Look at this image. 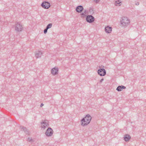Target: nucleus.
I'll return each instance as SVG.
<instances>
[{
    "mask_svg": "<svg viewBox=\"0 0 146 146\" xmlns=\"http://www.w3.org/2000/svg\"><path fill=\"white\" fill-rule=\"evenodd\" d=\"M86 20L88 22L91 23L94 21V18L92 15H88L86 16Z\"/></svg>",
    "mask_w": 146,
    "mask_h": 146,
    "instance_id": "0eeeda50",
    "label": "nucleus"
},
{
    "mask_svg": "<svg viewBox=\"0 0 146 146\" xmlns=\"http://www.w3.org/2000/svg\"><path fill=\"white\" fill-rule=\"evenodd\" d=\"M81 15L82 16V17H84L86 16V15H85V14L84 13H82L81 14Z\"/></svg>",
    "mask_w": 146,
    "mask_h": 146,
    "instance_id": "412c9836",
    "label": "nucleus"
},
{
    "mask_svg": "<svg viewBox=\"0 0 146 146\" xmlns=\"http://www.w3.org/2000/svg\"><path fill=\"white\" fill-rule=\"evenodd\" d=\"M131 139L130 136L128 134L125 135L124 137V139L126 141H127Z\"/></svg>",
    "mask_w": 146,
    "mask_h": 146,
    "instance_id": "2eb2a0df",
    "label": "nucleus"
},
{
    "mask_svg": "<svg viewBox=\"0 0 146 146\" xmlns=\"http://www.w3.org/2000/svg\"><path fill=\"white\" fill-rule=\"evenodd\" d=\"M20 129L21 131H24L26 134H27L28 135H30L29 131L26 127L21 126L20 127Z\"/></svg>",
    "mask_w": 146,
    "mask_h": 146,
    "instance_id": "9d476101",
    "label": "nucleus"
},
{
    "mask_svg": "<svg viewBox=\"0 0 146 146\" xmlns=\"http://www.w3.org/2000/svg\"><path fill=\"white\" fill-rule=\"evenodd\" d=\"M52 25V23H49L48 25H47L46 28L48 29L51 27Z\"/></svg>",
    "mask_w": 146,
    "mask_h": 146,
    "instance_id": "f3484780",
    "label": "nucleus"
},
{
    "mask_svg": "<svg viewBox=\"0 0 146 146\" xmlns=\"http://www.w3.org/2000/svg\"><path fill=\"white\" fill-rule=\"evenodd\" d=\"M42 54V52L40 51L36 52L35 54V57L36 58H40Z\"/></svg>",
    "mask_w": 146,
    "mask_h": 146,
    "instance_id": "f8f14e48",
    "label": "nucleus"
},
{
    "mask_svg": "<svg viewBox=\"0 0 146 146\" xmlns=\"http://www.w3.org/2000/svg\"><path fill=\"white\" fill-rule=\"evenodd\" d=\"M53 131L52 129L50 127H48L45 132L46 135L47 137L51 136L53 133Z\"/></svg>",
    "mask_w": 146,
    "mask_h": 146,
    "instance_id": "20e7f679",
    "label": "nucleus"
},
{
    "mask_svg": "<svg viewBox=\"0 0 146 146\" xmlns=\"http://www.w3.org/2000/svg\"><path fill=\"white\" fill-rule=\"evenodd\" d=\"M104 80V79L103 78L100 81V83L102 82Z\"/></svg>",
    "mask_w": 146,
    "mask_h": 146,
    "instance_id": "b1692460",
    "label": "nucleus"
},
{
    "mask_svg": "<svg viewBox=\"0 0 146 146\" xmlns=\"http://www.w3.org/2000/svg\"><path fill=\"white\" fill-rule=\"evenodd\" d=\"M122 26L126 27L130 23V20L128 18L126 17H123L120 21Z\"/></svg>",
    "mask_w": 146,
    "mask_h": 146,
    "instance_id": "f03ea898",
    "label": "nucleus"
},
{
    "mask_svg": "<svg viewBox=\"0 0 146 146\" xmlns=\"http://www.w3.org/2000/svg\"><path fill=\"white\" fill-rule=\"evenodd\" d=\"M41 127L44 129L47 127L49 126V124L47 120H42V122H41Z\"/></svg>",
    "mask_w": 146,
    "mask_h": 146,
    "instance_id": "39448f33",
    "label": "nucleus"
},
{
    "mask_svg": "<svg viewBox=\"0 0 146 146\" xmlns=\"http://www.w3.org/2000/svg\"><path fill=\"white\" fill-rule=\"evenodd\" d=\"M98 73L100 76H103L106 74V72L105 69L104 68H100L98 70Z\"/></svg>",
    "mask_w": 146,
    "mask_h": 146,
    "instance_id": "6e6552de",
    "label": "nucleus"
},
{
    "mask_svg": "<svg viewBox=\"0 0 146 146\" xmlns=\"http://www.w3.org/2000/svg\"><path fill=\"white\" fill-rule=\"evenodd\" d=\"M41 6L44 9H48L50 7V3L47 1L43 2L41 5Z\"/></svg>",
    "mask_w": 146,
    "mask_h": 146,
    "instance_id": "423d86ee",
    "label": "nucleus"
},
{
    "mask_svg": "<svg viewBox=\"0 0 146 146\" xmlns=\"http://www.w3.org/2000/svg\"><path fill=\"white\" fill-rule=\"evenodd\" d=\"M93 9L90 7V9H89V11L90 13H93Z\"/></svg>",
    "mask_w": 146,
    "mask_h": 146,
    "instance_id": "6ab92c4d",
    "label": "nucleus"
},
{
    "mask_svg": "<svg viewBox=\"0 0 146 146\" xmlns=\"http://www.w3.org/2000/svg\"><path fill=\"white\" fill-rule=\"evenodd\" d=\"M92 119V117L90 115L88 114L86 116L81 120V125L83 126L87 125L90 122Z\"/></svg>",
    "mask_w": 146,
    "mask_h": 146,
    "instance_id": "f257e3e1",
    "label": "nucleus"
},
{
    "mask_svg": "<svg viewBox=\"0 0 146 146\" xmlns=\"http://www.w3.org/2000/svg\"><path fill=\"white\" fill-rule=\"evenodd\" d=\"M27 140L28 141L31 142H33V139L31 138H30V137H28Z\"/></svg>",
    "mask_w": 146,
    "mask_h": 146,
    "instance_id": "a211bd4d",
    "label": "nucleus"
},
{
    "mask_svg": "<svg viewBox=\"0 0 146 146\" xmlns=\"http://www.w3.org/2000/svg\"><path fill=\"white\" fill-rule=\"evenodd\" d=\"M135 5H139V2H137L135 3Z\"/></svg>",
    "mask_w": 146,
    "mask_h": 146,
    "instance_id": "4be33fe9",
    "label": "nucleus"
},
{
    "mask_svg": "<svg viewBox=\"0 0 146 146\" xmlns=\"http://www.w3.org/2000/svg\"><path fill=\"white\" fill-rule=\"evenodd\" d=\"M94 0L96 3H98L99 1V0Z\"/></svg>",
    "mask_w": 146,
    "mask_h": 146,
    "instance_id": "5701e85b",
    "label": "nucleus"
},
{
    "mask_svg": "<svg viewBox=\"0 0 146 146\" xmlns=\"http://www.w3.org/2000/svg\"><path fill=\"white\" fill-rule=\"evenodd\" d=\"M43 105H44L42 103V104H41L40 105V107H42L43 106Z\"/></svg>",
    "mask_w": 146,
    "mask_h": 146,
    "instance_id": "393cba45",
    "label": "nucleus"
},
{
    "mask_svg": "<svg viewBox=\"0 0 146 146\" xmlns=\"http://www.w3.org/2000/svg\"><path fill=\"white\" fill-rule=\"evenodd\" d=\"M48 30V29L47 28H46L45 29H44V34H45L47 33Z\"/></svg>",
    "mask_w": 146,
    "mask_h": 146,
    "instance_id": "aec40b11",
    "label": "nucleus"
},
{
    "mask_svg": "<svg viewBox=\"0 0 146 146\" xmlns=\"http://www.w3.org/2000/svg\"><path fill=\"white\" fill-rule=\"evenodd\" d=\"M86 11L85 10H84V13L86 14Z\"/></svg>",
    "mask_w": 146,
    "mask_h": 146,
    "instance_id": "a878e982",
    "label": "nucleus"
},
{
    "mask_svg": "<svg viewBox=\"0 0 146 146\" xmlns=\"http://www.w3.org/2000/svg\"><path fill=\"white\" fill-rule=\"evenodd\" d=\"M126 88V87L123 86H119L116 88V90L120 92L123 89H125Z\"/></svg>",
    "mask_w": 146,
    "mask_h": 146,
    "instance_id": "ddd939ff",
    "label": "nucleus"
},
{
    "mask_svg": "<svg viewBox=\"0 0 146 146\" xmlns=\"http://www.w3.org/2000/svg\"><path fill=\"white\" fill-rule=\"evenodd\" d=\"M121 3V1L120 0H118L115 1V5L116 6H120L121 5L120 3Z\"/></svg>",
    "mask_w": 146,
    "mask_h": 146,
    "instance_id": "dca6fc26",
    "label": "nucleus"
},
{
    "mask_svg": "<svg viewBox=\"0 0 146 146\" xmlns=\"http://www.w3.org/2000/svg\"><path fill=\"white\" fill-rule=\"evenodd\" d=\"M84 10L83 7L81 5H79L76 7V10L78 13H81Z\"/></svg>",
    "mask_w": 146,
    "mask_h": 146,
    "instance_id": "9b49d317",
    "label": "nucleus"
},
{
    "mask_svg": "<svg viewBox=\"0 0 146 146\" xmlns=\"http://www.w3.org/2000/svg\"><path fill=\"white\" fill-rule=\"evenodd\" d=\"M58 68H57L54 67L51 70V72L53 75H56L58 74Z\"/></svg>",
    "mask_w": 146,
    "mask_h": 146,
    "instance_id": "1a4fd4ad",
    "label": "nucleus"
},
{
    "mask_svg": "<svg viewBox=\"0 0 146 146\" xmlns=\"http://www.w3.org/2000/svg\"><path fill=\"white\" fill-rule=\"evenodd\" d=\"M105 30L106 33H111L112 31V28L111 27H110L108 26L105 27Z\"/></svg>",
    "mask_w": 146,
    "mask_h": 146,
    "instance_id": "4468645a",
    "label": "nucleus"
},
{
    "mask_svg": "<svg viewBox=\"0 0 146 146\" xmlns=\"http://www.w3.org/2000/svg\"><path fill=\"white\" fill-rule=\"evenodd\" d=\"M23 27L21 24L18 22L15 25V31L17 32H20L23 30Z\"/></svg>",
    "mask_w": 146,
    "mask_h": 146,
    "instance_id": "7ed1b4c3",
    "label": "nucleus"
}]
</instances>
